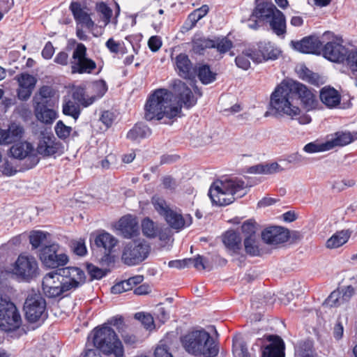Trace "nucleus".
I'll return each mask as SVG.
<instances>
[{"mask_svg": "<svg viewBox=\"0 0 357 357\" xmlns=\"http://www.w3.org/2000/svg\"><path fill=\"white\" fill-rule=\"evenodd\" d=\"M59 275L63 280L64 290H75L86 282V277L84 271L76 266H68L59 268Z\"/></svg>", "mask_w": 357, "mask_h": 357, "instance_id": "obj_13", "label": "nucleus"}, {"mask_svg": "<svg viewBox=\"0 0 357 357\" xmlns=\"http://www.w3.org/2000/svg\"><path fill=\"white\" fill-rule=\"evenodd\" d=\"M162 183L163 188L169 190H174L177 187V183L176 180L171 176H165L162 178Z\"/></svg>", "mask_w": 357, "mask_h": 357, "instance_id": "obj_64", "label": "nucleus"}, {"mask_svg": "<svg viewBox=\"0 0 357 357\" xmlns=\"http://www.w3.org/2000/svg\"><path fill=\"white\" fill-rule=\"evenodd\" d=\"M267 22L273 33L279 37H284L287 33V22L285 15L282 11L278 10Z\"/></svg>", "mask_w": 357, "mask_h": 357, "instance_id": "obj_31", "label": "nucleus"}, {"mask_svg": "<svg viewBox=\"0 0 357 357\" xmlns=\"http://www.w3.org/2000/svg\"><path fill=\"white\" fill-rule=\"evenodd\" d=\"M59 248V244L52 243L40 249L39 258L44 266L58 269L68 263V256L64 252H60Z\"/></svg>", "mask_w": 357, "mask_h": 357, "instance_id": "obj_11", "label": "nucleus"}, {"mask_svg": "<svg viewBox=\"0 0 357 357\" xmlns=\"http://www.w3.org/2000/svg\"><path fill=\"white\" fill-rule=\"evenodd\" d=\"M241 237L234 231H227L223 235V243L225 247L233 252H237L241 248Z\"/></svg>", "mask_w": 357, "mask_h": 357, "instance_id": "obj_35", "label": "nucleus"}, {"mask_svg": "<svg viewBox=\"0 0 357 357\" xmlns=\"http://www.w3.org/2000/svg\"><path fill=\"white\" fill-rule=\"evenodd\" d=\"M70 9L73 17L78 24H81L88 29H91L94 26V22L91 20L90 15L84 8L82 7L78 2H72Z\"/></svg>", "mask_w": 357, "mask_h": 357, "instance_id": "obj_32", "label": "nucleus"}, {"mask_svg": "<svg viewBox=\"0 0 357 357\" xmlns=\"http://www.w3.org/2000/svg\"><path fill=\"white\" fill-rule=\"evenodd\" d=\"M169 226V227L176 231H180L182 229L188 227L192 222V218L190 215H182L174 210L171 209L163 217Z\"/></svg>", "mask_w": 357, "mask_h": 357, "instance_id": "obj_22", "label": "nucleus"}, {"mask_svg": "<svg viewBox=\"0 0 357 357\" xmlns=\"http://www.w3.org/2000/svg\"><path fill=\"white\" fill-rule=\"evenodd\" d=\"M19 84L17 97L21 100H28L36 86L37 79L33 75L26 73H22L15 77Z\"/></svg>", "mask_w": 357, "mask_h": 357, "instance_id": "obj_21", "label": "nucleus"}, {"mask_svg": "<svg viewBox=\"0 0 357 357\" xmlns=\"http://www.w3.org/2000/svg\"><path fill=\"white\" fill-rule=\"evenodd\" d=\"M294 94L295 95L296 102L298 100L301 99L304 107L307 110H312L316 108L317 105V100L315 95L309 90L304 84L298 82L290 81Z\"/></svg>", "mask_w": 357, "mask_h": 357, "instance_id": "obj_17", "label": "nucleus"}, {"mask_svg": "<svg viewBox=\"0 0 357 357\" xmlns=\"http://www.w3.org/2000/svg\"><path fill=\"white\" fill-rule=\"evenodd\" d=\"M354 140L353 135L350 132L338 131L331 135V138L327 140L330 144L331 150L336 146H346Z\"/></svg>", "mask_w": 357, "mask_h": 357, "instance_id": "obj_34", "label": "nucleus"}, {"mask_svg": "<svg viewBox=\"0 0 357 357\" xmlns=\"http://www.w3.org/2000/svg\"><path fill=\"white\" fill-rule=\"evenodd\" d=\"M96 9L98 13L101 14V18L105 23V25L110 22L112 15V9L104 2H100L97 4Z\"/></svg>", "mask_w": 357, "mask_h": 357, "instance_id": "obj_53", "label": "nucleus"}, {"mask_svg": "<svg viewBox=\"0 0 357 357\" xmlns=\"http://www.w3.org/2000/svg\"><path fill=\"white\" fill-rule=\"evenodd\" d=\"M33 112L37 120L46 125L52 124L58 117L55 106L33 105Z\"/></svg>", "mask_w": 357, "mask_h": 357, "instance_id": "obj_30", "label": "nucleus"}, {"mask_svg": "<svg viewBox=\"0 0 357 357\" xmlns=\"http://www.w3.org/2000/svg\"><path fill=\"white\" fill-rule=\"evenodd\" d=\"M57 102L56 91L47 85L42 86L33 98V105L55 106Z\"/></svg>", "mask_w": 357, "mask_h": 357, "instance_id": "obj_24", "label": "nucleus"}, {"mask_svg": "<svg viewBox=\"0 0 357 357\" xmlns=\"http://www.w3.org/2000/svg\"><path fill=\"white\" fill-rule=\"evenodd\" d=\"M10 153L14 158L24 160L20 170L32 169L39 162L40 159L36 150L29 142H18L13 144L10 149Z\"/></svg>", "mask_w": 357, "mask_h": 357, "instance_id": "obj_9", "label": "nucleus"}, {"mask_svg": "<svg viewBox=\"0 0 357 357\" xmlns=\"http://www.w3.org/2000/svg\"><path fill=\"white\" fill-rule=\"evenodd\" d=\"M291 82L283 81L275 89L270 98V107L275 115L287 116L291 119L299 115L301 109L296 102Z\"/></svg>", "mask_w": 357, "mask_h": 357, "instance_id": "obj_2", "label": "nucleus"}, {"mask_svg": "<svg viewBox=\"0 0 357 357\" xmlns=\"http://www.w3.org/2000/svg\"><path fill=\"white\" fill-rule=\"evenodd\" d=\"M71 100L83 107H88L96 101V98L86 97L85 90L81 86L75 88L72 92Z\"/></svg>", "mask_w": 357, "mask_h": 357, "instance_id": "obj_39", "label": "nucleus"}, {"mask_svg": "<svg viewBox=\"0 0 357 357\" xmlns=\"http://www.w3.org/2000/svg\"><path fill=\"white\" fill-rule=\"evenodd\" d=\"M252 51V49H248L244 50L241 54L237 56L235 59L236 66L243 69L248 70L250 67V59L252 60V55L250 54L248 52Z\"/></svg>", "mask_w": 357, "mask_h": 357, "instance_id": "obj_46", "label": "nucleus"}, {"mask_svg": "<svg viewBox=\"0 0 357 357\" xmlns=\"http://www.w3.org/2000/svg\"><path fill=\"white\" fill-rule=\"evenodd\" d=\"M62 112L64 115L71 116L76 121L81 114L80 105L70 98H65L62 105Z\"/></svg>", "mask_w": 357, "mask_h": 357, "instance_id": "obj_38", "label": "nucleus"}, {"mask_svg": "<svg viewBox=\"0 0 357 357\" xmlns=\"http://www.w3.org/2000/svg\"><path fill=\"white\" fill-rule=\"evenodd\" d=\"M241 229L245 236H256V225L251 220L245 221L242 225Z\"/></svg>", "mask_w": 357, "mask_h": 357, "instance_id": "obj_60", "label": "nucleus"}, {"mask_svg": "<svg viewBox=\"0 0 357 357\" xmlns=\"http://www.w3.org/2000/svg\"><path fill=\"white\" fill-rule=\"evenodd\" d=\"M8 131L10 134V137H12L11 139L13 142L20 139L24 133L23 128L21 126L17 125L15 123H13L9 126Z\"/></svg>", "mask_w": 357, "mask_h": 357, "instance_id": "obj_59", "label": "nucleus"}, {"mask_svg": "<svg viewBox=\"0 0 357 357\" xmlns=\"http://www.w3.org/2000/svg\"><path fill=\"white\" fill-rule=\"evenodd\" d=\"M289 237V231L282 227H270L261 233L263 241L268 244L282 243L286 242Z\"/></svg>", "mask_w": 357, "mask_h": 357, "instance_id": "obj_25", "label": "nucleus"}, {"mask_svg": "<svg viewBox=\"0 0 357 357\" xmlns=\"http://www.w3.org/2000/svg\"><path fill=\"white\" fill-rule=\"evenodd\" d=\"M73 250L74 253L79 256H84L86 254L85 243L82 239L73 243Z\"/></svg>", "mask_w": 357, "mask_h": 357, "instance_id": "obj_62", "label": "nucleus"}, {"mask_svg": "<svg viewBox=\"0 0 357 357\" xmlns=\"http://www.w3.org/2000/svg\"><path fill=\"white\" fill-rule=\"evenodd\" d=\"M155 357H173L172 354L169 352V347L164 342L160 341L154 351Z\"/></svg>", "mask_w": 357, "mask_h": 357, "instance_id": "obj_56", "label": "nucleus"}, {"mask_svg": "<svg viewBox=\"0 0 357 357\" xmlns=\"http://www.w3.org/2000/svg\"><path fill=\"white\" fill-rule=\"evenodd\" d=\"M233 351L238 353L241 357H251L248 348L243 340L238 337L233 338Z\"/></svg>", "mask_w": 357, "mask_h": 357, "instance_id": "obj_51", "label": "nucleus"}, {"mask_svg": "<svg viewBox=\"0 0 357 357\" xmlns=\"http://www.w3.org/2000/svg\"><path fill=\"white\" fill-rule=\"evenodd\" d=\"M24 310L25 318L31 323L44 321L47 317L46 301L40 294H29L24 303Z\"/></svg>", "mask_w": 357, "mask_h": 357, "instance_id": "obj_8", "label": "nucleus"}, {"mask_svg": "<svg viewBox=\"0 0 357 357\" xmlns=\"http://www.w3.org/2000/svg\"><path fill=\"white\" fill-rule=\"evenodd\" d=\"M278 10L271 1L255 0V7L252 10L251 17L267 22Z\"/></svg>", "mask_w": 357, "mask_h": 357, "instance_id": "obj_27", "label": "nucleus"}, {"mask_svg": "<svg viewBox=\"0 0 357 357\" xmlns=\"http://www.w3.org/2000/svg\"><path fill=\"white\" fill-rule=\"evenodd\" d=\"M174 93L167 89H158L151 93L144 106V118L147 121L172 119L181 112L182 105L174 104Z\"/></svg>", "mask_w": 357, "mask_h": 357, "instance_id": "obj_1", "label": "nucleus"}, {"mask_svg": "<svg viewBox=\"0 0 357 357\" xmlns=\"http://www.w3.org/2000/svg\"><path fill=\"white\" fill-rule=\"evenodd\" d=\"M175 69L178 75L184 79H192L196 75V70L188 55L180 54L175 59Z\"/></svg>", "mask_w": 357, "mask_h": 357, "instance_id": "obj_26", "label": "nucleus"}, {"mask_svg": "<svg viewBox=\"0 0 357 357\" xmlns=\"http://www.w3.org/2000/svg\"><path fill=\"white\" fill-rule=\"evenodd\" d=\"M86 47L82 43H78L75 48L70 61L73 74H90L96 68V62L86 56Z\"/></svg>", "mask_w": 357, "mask_h": 357, "instance_id": "obj_10", "label": "nucleus"}, {"mask_svg": "<svg viewBox=\"0 0 357 357\" xmlns=\"http://www.w3.org/2000/svg\"><path fill=\"white\" fill-rule=\"evenodd\" d=\"M342 297L339 291H333L324 303V305L330 307H336L340 305Z\"/></svg>", "mask_w": 357, "mask_h": 357, "instance_id": "obj_58", "label": "nucleus"}, {"mask_svg": "<svg viewBox=\"0 0 357 357\" xmlns=\"http://www.w3.org/2000/svg\"><path fill=\"white\" fill-rule=\"evenodd\" d=\"M208 11L209 7L208 5H203L192 11L188 17V20L190 22V28L195 26L197 22L206 15Z\"/></svg>", "mask_w": 357, "mask_h": 357, "instance_id": "obj_44", "label": "nucleus"}, {"mask_svg": "<svg viewBox=\"0 0 357 357\" xmlns=\"http://www.w3.org/2000/svg\"><path fill=\"white\" fill-rule=\"evenodd\" d=\"M233 47V43L227 37H218L215 39L214 48L220 54H225L229 52Z\"/></svg>", "mask_w": 357, "mask_h": 357, "instance_id": "obj_47", "label": "nucleus"}, {"mask_svg": "<svg viewBox=\"0 0 357 357\" xmlns=\"http://www.w3.org/2000/svg\"><path fill=\"white\" fill-rule=\"evenodd\" d=\"M346 64L354 77L355 84L357 86V50H351L348 54Z\"/></svg>", "mask_w": 357, "mask_h": 357, "instance_id": "obj_49", "label": "nucleus"}, {"mask_svg": "<svg viewBox=\"0 0 357 357\" xmlns=\"http://www.w3.org/2000/svg\"><path fill=\"white\" fill-rule=\"evenodd\" d=\"M151 134V129L142 123H136L127 133V138L132 141H137L148 137Z\"/></svg>", "mask_w": 357, "mask_h": 357, "instance_id": "obj_36", "label": "nucleus"}, {"mask_svg": "<svg viewBox=\"0 0 357 357\" xmlns=\"http://www.w3.org/2000/svg\"><path fill=\"white\" fill-rule=\"evenodd\" d=\"M215 39H210L205 37L196 38L193 40V49L194 50L202 54V52L208 48H214Z\"/></svg>", "mask_w": 357, "mask_h": 357, "instance_id": "obj_43", "label": "nucleus"}, {"mask_svg": "<svg viewBox=\"0 0 357 357\" xmlns=\"http://www.w3.org/2000/svg\"><path fill=\"white\" fill-rule=\"evenodd\" d=\"M319 96L321 102L329 108L335 107L340 103V95L333 88H323Z\"/></svg>", "mask_w": 357, "mask_h": 357, "instance_id": "obj_33", "label": "nucleus"}, {"mask_svg": "<svg viewBox=\"0 0 357 357\" xmlns=\"http://www.w3.org/2000/svg\"><path fill=\"white\" fill-rule=\"evenodd\" d=\"M300 77L312 84H317V75L312 73L307 68H303L301 69L300 73Z\"/></svg>", "mask_w": 357, "mask_h": 357, "instance_id": "obj_61", "label": "nucleus"}, {"mask_svg": "<svg viewBox=\"0 0 357 357\" xmlns=\"http://www.w3.org/2000/svg\"><path fill=\"white\" fill-rule=\"evenodd\" d=\"M49 235L47 232L43 231H33L29 235V241L33 248L36 249L40 247V245L47 238V236Z\"/></svg>", "mask_w": 357, "mask_h": 357, "instance_id": "obj_48", "label": "nucleus"}, {"mask_svg": "<svg viewBox=\"0 0 357 357\" xmlns=\"http://www.w3.org/2000/svg\"><path fill=\"white\" fill-rule=\"evenodd\" d=\"M329 145L327 140L325 142H319L317 140L305 144L303 151L310 154L324 152L331 150V146Z\"/></svg>", "mask_w": 357, "mask_h": 357, "instance_id": "obj_41", "label": "nucleus"}, {"mask_svg": "<svg viewBox=\"0 0 357 357\" xmlns=\"http://www.w3.org/2000/svg\"><path fill=\"white\" fill-rule=\"evenodd\" d=\"M152 204L155 211L164 217L171 208L167 205L165 200L159 197L152 198Z\"/></svg>", "mask_w": 357, "mask_h": 357, "instance_id": "obj_52", "label": "nucleus"}, {"mask_svg": "<svg viewBox=\"0 0 357 357\" xmlns=\"http://www.w3.org/2000/svg\"><path fill=\"white\" fill-rule=\"evenodd\" d=\"M181 342L185 351L194 356L214 357L218 353L214 340L205 331H192L183 337Z\"/></svg>", "mask_w": 357, "mask_h": 357, "instance_id": "obj_4", "label": "nucleus"}, {"mask_svg": "<svg viewBox=\"0 0 357 357\" xmlns=\"http://www.w3.org/2000/svg\"><path fill=\"white\" fill-rule=\"evenodd\" d=\"M61 148V144L52 133L42 132L36 152L43 156L49 157L57 153Z\"/></svg>", "mask_w": 357, "mask_h": 357, "instance_id": "obj_16", "label": "nucleus"}, {"mask_svg": "<svg viewBox=\"0 0 357 357\" xmlns=\"http://www.w3.org/2000/svg\"><path fill=\"white\" fill-rule=\"evenodd\" d=\"M91 335L94 347L101 352L114 357H124L123 344L110 326L104 324L100 328L97 327Z\"/></svg>", "mask_w": 357, "mask_h": 357, "instance_id": "obj_5", "label": "nucleus"}, {"mask_svg": "<svg viewBox=\"0 0 357 357\" xmlns=\"http://www.w3.org/2000/svg\"><path fill=\"white\" fill-rule=\"evenodd\" d=\"M245 250L248 254L252 256L259 255V249L256 236H245L244 240Z\"/></svg>", "mask_w": 357, "mask_h": 357, "instance_id": "obj_45", "label": "nucleus"}, {"mask_svg": "<svg viewBox=\"0 0 357 357\" xmlns=\"http://www.w3.org/2000/svg\"><path fill=\"white\" fill-rule=\"evenodd\" d=\"M93 94L91 98H96V100L102 98L107 91V85L105 81L100 79L96 81L92 84Z\"/></svg>", "mask_w": 357, "mask_h": 357, "instance_id": "obj_50", "label": "nucleus"}, {"mask_svg": "<svg viewBox=\"0 0 357 357\" xmlns=\"http://www.w3.org/2000/svg\"><path fill=\"white\" fill-rule=\"evenodd\" d=\"M197 76L204 84H208L215 80L216 74L211 70L209 66L202 65L198 68Z\"/></svg>", "mask_w": 357, "mask_h": 357, "instance_id": "obj_40", "label": "nucleus"}, {"mask_svg": "<svg viewBox=\"0 0 357 357\" xmlns=\"http://www.w3.org/2000/svg\"><path fill=\"white\" fill-rule=\"evenodd\" d=\"M87 271L91 280H100L106 275V273L102 269L99 268L93 264L87 265Z\"/></svg>", "mask_w": 357, "mask_h": 357, "instance_id": "obj_57", "label": "nucleus"}, {"mask_svg": "<svg viewBox=\"0 0 357 357\" xmlns=\"http://www.w3.org/2000/svg\"><path fill=\"white\" fill-rule=\"evenodd\" d=\"M150 252L148 243L141 241H134L126 243L122 250L121 260L128 266H135L145 260Z\"/></svg>", "mask_w": 357, "mask_h": 357, "instance_id": "obj_7", "label": "nucleus"}, {"mask_svg": "<svg viewBox=\"0 0 357 357\" xmlns=\"http://www.w3.org/2000/svg\"><path fill=\"white\" fill-rule=\"evenodd\" d=\"M292 47L301 53L319 54H321L322 43L318 37L310 36L304 37L299 41L292 40Z\"/></svg>", "mask_w": 357, "mask_h": 357, "instance_id": "obj_20", "label": "nucleus"}, {"mask_svg": "<svg viewBox=\"0 0 357 357\" xmlns=\"http://www.w3.org/2000/svg\"><path fill=\"white\" fill-rule=\"evenodd\" d=\"M321 52L326 59L336 63L346 62L347 55L350 52L344 45L334 41L328 42L321 47Z\"/></svg>", "mask_w": 357, "mask_h": 357, "instance_id": "obj_18", "label": "nucleus"}, {"mask_svg": "<svg viewBox=\"0 0 357 357\" xmlns=\"http://www.w3.org/2000/svg\"><path fill=\"white\" fill-rule=\"evenodd\" d=\"M13 273L23 280L29 282L39 275L38 262L32 256L20 255L15 263Z\"/></svg>", "mask_w": 357, "mask_h": 357, "instance_id": "obj_12", "label": "nucleus"}, {"mask_svg": "<svg viewBox=\"0 0 357 357\" xmlns=\"http://www.w3.org/2000/svg\"><path fill=\"white\" fill-rule=\"evenodd\" d=\"M252 55V61L255 63H261L267 60L278 59L280 51L275 47L271 43L261 42L258 43L257 48L249 52Z\"/></svg>", "mask_w": 357, "mask_h": 357, "instance_id": "obj_19", "label": "nucleus"}, {"mask_svg": "<svg viewBox=\"0 0 357 357\" xmlns=\"http://www.w3.org/2000/svg\"><path fill=\"white\" fill-rule=\"evenodd\" d=\"M173 87L178 98V102H181L184 107L189 109L197 104V98L195 97L191 89L185 83L181 80H176Z\"/></svg>", "mask_w": 357, "mask_h": 357, "instance_id": "obj_23", "label": "nucleus"}, {"mask_svg": "<svg viewBox=\"0 0 357 357\" xmlns=\"http://www.w3.org/2000/svg\"><path fill=\"white\" fill-rule=\"evenodd\" d=\"M135 318L139 320L146 329L152 330L154 328L153 318L150 314L137 312L135 314Z\"/></svg>", "mask_w": 357, "mask_h": 357, "instance_id": "obj_54", "label": "nucleus"}, {"mask_svg": "<svg viewBox=\"0 0 357 357\" xmlns=\"http://www.w3.org/2000/svg\"><path fill=\"white\" fill-rule=\"evenodd\" d=\"M245 194L244 181L237 178L214 182L208 190L212 204L220 206L229 205Z\"/></svg>", "mask_w": 357, "mask_h": 357, "instance_id": "obj_3", "label": "nucleus"}, {"mask_svg": "<svg viewBox=\"0 0 357 357\" xmlns=\"http://www.w3.org/2000/svg\"><path fill=\"white\" fill-rule=\"evenodd\" d=\"M63 280L59 275V268L47 273L42 282L44 294L49 298H56L67 291L64 290Z\"/></svg>", "mask_w": 357, "mask_h": 357, "instance_id": "obj_14", "label": "nucleus"}, {"mask_svg": "<svg viewBox=\"0 0 357 357\" xmlns=\"http://www.w3.org/2000/svg\"><path fill=\"white\" fill-rule=\"evenodd\" d=\"M105 46L110 52L115 54L119 53L122 49L121 43L115 41L112 38H110L107 40Z\"/></svg>", "mask_w": 357, "mask_h": 357, "instance_id": "obj_63", "label": "nucleus"}, {"mask_svg": "<svg viewBox=\"0 0 357 357\" xmlns=\"http://www.w3.org/2000/svg\"><path fill=\"white\" fill-rule=\"evenodd\" d=\"M349 236L350 234L347 231H337L327 240L326 245L330 249L337 248L346 243Z\"/></svg>", "mask_w": 357, "mask_h": 357, "instance_id": "obj_37", "label": "nucleus"}, {"mask_svg": "<svg viewBox=\"0 0 357 357\" xmlns=\"http://www.w3.org/2000/svg\"><path fill=\"white\" fill-rule=\"evenodd\" d=\"M94 241L98 248L104 250V255L100 259L101 264L109 266L114 263V257L111 253L117 243V240L110 234L102 232L96 236Z\"/></svg>", "mask_w": 357, "mask_h": 357, "instance_id": "obj_15", "label": "nucleus"}, {"mask_svg": "<svg viewBox=\"0 0 357 357\" xmlns=\"http://www.w3.org/2000/svg\"><path fill=\"white\" fill-rule=\"evenodd\" d=\"M22 324L20 314L15 305L6 296L0 294V328L5 331L18 328Z\"/></svg>", "mask_w": 357, "mask_h": 357, "instance_id": "obj_6", "label": "nucleus"}, {"mask_svg": "<svg viewBox=\"0 0 357 357\" xmlns=\"http://www.w3.org/2000/svg\"><path fill=\"white\" fill-rule=\"evenodd\" d=\"M142 229L143 234L148 238H155L159 233L157 225L149 218H146L142 220Z\"/></svg>", "mask_w": 357, "mask_h": 357, "instance_id": "obj_42", "label": "nucleus"}, {"mask_svg": "<svg viewBox=\"0 0 357 357\" xmlns=\"http://www.w3.org/2000/svg\"><path fill=\"white\" fill-rule=\"evenodd\" d=\"M55 132L57 137L61 139L68 138L72 131L70 126H67L62 121H59L54 127Z\"/></svg>", "mask_w": 357, "mask_h": 357, "instance_id": "obj_55", "label": "nucleus"}, {"mask_svg": "<svg viewBox=\"0 0 357 357\" xmlns=\"http://www.w3.org/2000/svg\"><path fill=\"white\" fill-rule=\"evenodd\" d=\"M271 344L264 347L262 357H284V344L278 335H270L266 337Z\"/></svg>", "mask_w": 357, "mask_h": 357, "instance_id": "obj_28", "label": "nucleus"}, {"mask_svg": "<svg viewBox=\"0 0 357 357\" xmlns=\"http://www.w3.org/2000/svg\"><path fill=\"white\" fill-rule=\"evenodd\" d=\"M117 229L124 238H130L138 232L137 222L132 216L125 215L119 220Z\"/></svg>", "mask_w": 357, "mask_h": 357, "instance_id": "obj_29", "label": "nucleus"}]
</instances>
